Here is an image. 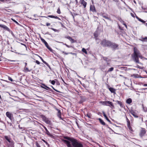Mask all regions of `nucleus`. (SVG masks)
<instances>
[{
	"label": "nucleus",
	"instance_id": "f257e3e1",
	"mask_svg": "<svg viewBox=\"0 0 147 147\" xmlns=\"http://www.w3.org/2000/svg\"><path fill=\"white\" fill-rule=\"evenodd\" d=\"M134 52L131 55L133 60L136 63L141 64V63L139 62L138 58L140 57L141 58H142V55L141 54L139 51L136 47H134Z\"/></svg>",
	"mask_w": 147,
	"mask_h": 147
},
{
	"label": "nucleus",
	"instance_id": "f03ea898",
	"mask_svg": "<svg viewBox=\"0 0 147 147\" xmlns=\"http://www.w3.org/2000/svg\"><path fill=\"white\" fill-rule=\"evenodd\" d=\"M111 42L110 41L107 40L105 39H104L101 41L100 44L103 47H109L111 43Z\"/></svg>",
	"mask_w": 147,
	"mask_h": 147
},
{
	"label": "nucleus",
	"instance_id": "7ed1b4c3",
	"mask_svg": "<svg viewBox=\"0 0 147 147\" xmlns=\"http://www.w3.org/2000/svg\"><path fill=\"white\" fill-rule=\"evenodd\" d=\"M72 144L74 147H83L82 144L78 142L75 139L73 141Z\"/></svg>",
	"mask_w": 147,
	"mask_h": 147
},
{
	"label": "nucleus",
	"instance_id": "20e7f679",
	"mask_svg": "<svg viewBox=\"0 0 147 147\" xmlns=\"http://www.w3.org/2000/svg\"><path fill=\"white\" fill-rule=\"evenodd\" d=\"M109 47L111 48L113 50H115L119 49V45L115 43L111 42Z\"/></svg>",
	"mask_w": 147,
	"mask_h": 147
},
{
	"label": "nucleus",
	"instance_id": "39448f33",
	"mask_svg": "<svg viewBox=\"0 0 147 147\" xmlns=\"http://www.w3.org/2000/svg\"><path fill=\"white\" fill-rule=\"evenodd\" d=\"M146 133V131L145 129L142 128L140 133V137H142Z\"/></svg>",
	"mask_w": 147,
	"mask_h": 147
},
{
	"label": "nucleus",
	"instance_id": "423d86ee",
	"mask_svg": "<svg viewBox=\"0 0 147 147\" xmlns=\"http://www.w3.org/2000/svg\"><path fill=\"white\" fill-rule=\"evenodd\" d=\"M6 116L10 120H12L13 118V115L9 112H7L6 113Z\"/></svg>",
	"mask_w": 147,
	"mask_h": 147
},
{
	"label": "nucleus",
	"instance_id": "0eeeda50",
	"mask_svg": "<svg viewBox=\"0 0 147 147\" xmlns=\"http://www.w3.org/2000/svg\"><path fill=\"white\" fill-rule=\"evenodd\" d=\"M5 138L10 144L12 145H13L14 144L12 140H11L10 137L7 136H5Z\"/></svg>",
	"mask_w": 147,
	"mask_h": 147
},
{
	"label": "nucleus",
	"instance_id": "6e6552de",
	"mask_svg": "<svg viewBox=\"0 0 147 147\" xmlns=\"http://www.w3.org/2000/svg\"><path fill=\"white\" fill-rule=\"evenodd\" d=\"M90 10L93 12H96V11L95 6L94 5H91L90 6Z\"/></svg>",
	"mask_w": 147,
	"mask_h": 147
},
{
	"label": "nucleus",
	"instance_id": "1a4fd4ad",
	"mask_svg": "<svg viewBox=\"0 0 147 147\" xmlns=\"http://www.w3.org/2000/svg\"><path fill=\"white\" fill-rule=\"evenodd\" d=\"M80 1L81 4L83 6L84 8H86L87 5V3L84 0H80Z\"/></svg>",
	"mask_w": 147,
	"mask_h": 147
},
{
	"label": "nucleus",
	"instance_id": "9d476101",
	"mask_svg": "<svg viewBox=\"0 0 147 147\" xmlns=\"http://www.w3.org/2000/svg\"><path fill=\"white\" fill-rule=\"evenodd\" d=\"M42 86H41L42 88L45 89L46 90L51 91V89L45 84H42Z\"/></svg>",
	"mask_w": 147,
	"mask_h": 147
},
{
	"label": "nucleus",
	"instance_id": "9b49d317",
	"mask_svg": "<svg viewBox=\"0 0 147 147\" xmlns=\"http://www.w3.org/2000/svg\"><path fill=\"white\" fill-rule=\"evenodd\" d=\"M63 141L64 143L67 144V146L68 147H71L70 142L69 141L66 140H63Z\"/></svg>",
	"mask_w": 147,
	"mask_h": 147
},
{
	"label": "nucleus",
	"instance_id": "f8f14e48",
	"mask_svg": "<svg viewBox=\"0 0 147 147\" xmlns=\"http://www.w3.org/2000/svg\"><path fill=\"white\" fill-rule=\"evenodd\" d=\"M0 27L1 28H4V29L6 30H7L8 31H10L9 29L7 26L5 25L0 24Z\"/></svg>",
	"mask_w": 147,
	"mask_h": 147
},
{
	"label": "nucleus",
	"instance_id": "ddd939ff",
	"mask_svg": "<svg viewBox=\"0 0 147 147\" xmlns=\"http://www.w3.org/2000/svg\"><path fill=\"white\" fill-rule=\"evenodd\" d=\"M131 113L136 118H138V116L137 115V113H135L134 111H130Z\"/></svg>",
	"mask_w": 147,
	"mask_h": 147
},
{
	"label": "nucleus",
	"instance_id": "4468645a",
	"mask_svg": "<svg viewBox=\"0 0 147 147\" xmlns=\"http://www.w3.org/2000/svg\"><path fill=\"white\" fill-rule=\"evenodd\" d=\"M109 89L111 93H113L114 94H116V90L114 88H113L110 87L109 88Z\"/></svg>",
	"mask_w": 147,
	"mask_h": 147
},
{
	"label": "nucleus",
	"instance_id": "2eb2a0df",
	"mask_svg": "<svg viewBox=\"0 0 147 147\" xmlns=\"http://www.w3.org/2000/svg\"><path fill=\"white\" fill-rule=\"evenodd\" d=\"M66 38L67 39H69L71 41L72 43H73L75 42L74 40L70 36H68L66 37Z\"/></svg>",
	"mask_w": 147,
	"mask_h": 147
},
{
	"label": "nucleus",
	"instance_id": "dca6fc26",
	"mask_svg": "<svg viewBox=\"0 0 147 147\" xmlns=\"http://www.w3.org/2000/svg\"><path fill=\"white\" fill-rule=\"evenodd\" d=\"M64 138L71 141V143L73 141L74 139V138H70L68 137H64Z\"/></svg>",
	"mask_w": 147,
	"mask_h": 147
},
{
	"label": "nucleus",
	"instance_id": "f3484780",
	"mask_svg": "<svg viewBox=\"0 0 147 147\" xmlns=\"http://www.w3.org/2000/svg\"><path fill=\"white\" fill-rule=\"evenodd\" d=\"M100 103L104 105L109 106V105L107 104V101H100Z\"/></svg>",
	"mask_w": 147,
	"mask_h": 147
},
{
	"label": "nucleus",
	"instance_id": "a211bd4d",
	"mask_svg": "<svg viewBox=\"0 0 147 147\" xmlns=\"http://www.w3.org/2000/svg\"><path fill=\"white\" fill-rule=\"evenodd\" d=\"M102 113L103 115V116L105 118V119L109 122L111 123V121L108 119V118L107 117V116L105 114V113L104 112H102Z\"/></svg>",
	"mask_w": 147,
	"mask_h": 147
},
{
	"label": "nucleus",
	"instance_id": "6ab92c4d",
	"mask_svg": "<svg viewBox=\"0 0 147 147\" xmlns=\"http://www.w3.org/2000/svg\"><path fill=\"white\" fill-rule=\"evenodd\" d=\"M40 39L43 42L45 45V46L47 47V46H48V45L47 43L45 41V40L43 38H40Z\"/></svg>",
	"mask_w": 147,
	"mask_h": 147
},
{
	"label": "nucleus",
	"instance_id": "aec40b11",
	"mask_svg": "<svg viewBox=\"0 0 147 147\" xmlns=\"http://www.w3.org/2000/svg\"><path fill=\"white\" fill-rule=\"evenodd\" d=\"M48 17H49L51 18L57 19L59 20H61V19L57 17V16H52V15H49V16H48Z\"/></svg>",
	"mask_w": 147,
	"mask_h": 147
},
{
	"label": "nucleus",
	"instance_id": "412c9836",
	"mask_svg": "<svg viewBox=\"0 0 147 147\" xmlns=\"http://www.w3.org/2000/svg\"><path fill=\"white\" fill-rule=\"evenodd\" d=\"M107 104L109 105V106L110 107H114V106L113 103L112 102L110 101H107Z\"/></svg>",
	"mask_w": 147,
	"mask_h": 147
},
{
	"label": "nucleus",
	"instance_id": "4be33fe9",
	"mask_svg": "<svg viewBox=\"0 0 147 147\" xmlns=\"http://www.w3.org/2000/svg\"><path fill=\"white\" fill-rule=\"evenodd\" d=\"M116 102L120 105L121 107L123 108V106L121 102L118 100H117L116 101Z\"/></svg>",
	"mask_w": 147,
	"mask_h": 147
},
{
	"label": "nucleus",
	"instance_id": "5701e85b",
	"mask_svg": "<svg viewBox=\"0 0 147 147\" xmlns=\"http://www.w3.org/2000/svg\"><path fill=\"white\" fill-rule=\"evenodd\" d=\"M86 99L84 97H81L80 103H81L86 100Z\"/></svg>",
	"mask_w": 147,
	"mask_h": 147
},
{
	"label": "nucleus",
	"instance_id": "b1692460",
	"mask_svg": "<svg viewBox=\"0 0 147 147\" xmlns=\"http://www.w3.org/2000/svg\"><path fill=\"white\" fill-rule=\"evenodd\" d=\"M56 110L58 111L57 115L58 117L60 118L61 117V111L58 109H56Z\"/></svg>",
	"mask_w": 147,
	"mask_h": 147
},
{
	"label": "nucleus",
	"instance_id": "393cba45",
	"mask_svg": "<svg viewBox=\"0 0 147 147\" xmlns=\"http://www.w3.org/2000/svg\"><path fill=\"white\" fill-rule=\"evenodd\" d=\"M132 102V100L131 98L127 99L126 101V102L128 104H130Z\"/></svg>",
	"mask_w": 147,
	"mask_h": 147
},
{
	"label": "nucleus",
	"instance_id": "a878e982",
	"mask_svg": "<svg viewBox=\"0 0 147 147\" xmlns=\"http://www.w3.org/2000/svg\"><path fill=\"white\" fill-rule=\"evenodd\" d=\"M98 120H99L100 123L102 125H105V122L100 118H99Z\"/></svg>",
	"mask_w": 147,
	"mask_h": 147
},
{
	"label": "nucleus",
	"instance_id": "bb28decb",
	"mask_svg": "<svg viewBox=\"0 0 147 147\" xmlns=\"http://www.w3.org/2000/svg\"><path fill=\"white\" fill-rule=\"evenodd\" d=\"M102 16L103 18H105L106 19H107L110 20V21L111 20V19L110 18L107 17V16L104 15H102Z\"/></svg>",
	"mask_w": 147,
	"mask_h": 147
},
{
	"label": "nucleus",
	"instance_id": "cd10ccee",
	"mask_svg": "<svg viewBox=\"0 0 147 147\" xmlns=\"http://www.w3.org/2000/svg\"><path fill=\"white\" fill-rule=\"evenodd\" d=\"M94 38H95L96 40L97 39V37L98 36V34L96 32H95L94 34Z\"/></svg>",
	"mask_w": 147,
	"mask_h": 147
},
{
	"label": "nucleus",
	"instance_id": "c85d7f7f",
	"mask_svg": "<svg viewBox=\"0 0 147 147\" xmlns=\"http://www.w3.org/2000/svg\"><path fill=\"white\" fill-rule=\"evenodd\" d=\"M45 122L47 124H49L50 123V121L47 119H45Z\"/></svg>",
	"mask_w": 147,
	"mask_h": 147
},
{
	"label": "nucleus",
	"instance_id": "c756f323",
	"mask_svg": "<svg viewBox=\"0 0 147 147\" xmlns=\"http://www.w3.org/2000/svg\"><path fill=\"white\" fill-rule=\"evenodd\" d=\"M24 70H25V71L26 72H29L31 70H29L28 68L26 67H25L24 68Z\"/></svg>",
	"mask_w": 147,
	"mask_h": 147
},
{
	"label": "nucleus",
	"instance_id": "7c9ffc66",
	"mask_svg": "<svg viewBox=\"0 0 147 147\" xmlns=\"http://www.w3.org/2000/svg\"><path fill=\"white\" fill-rule=\"evenodd\" d=\"M126 118L127 121V125L128 126H129L130 125V121L127 117H126Z\"/></svg>",
	"mask_w": 147,
	"mask_h": 147
},
{
	"label": "nucleus",
	"instance_id": "2f4dec72",
	"mask_svg": "<svg viewBox=\"0 0 147 147\" xmlns=\"http://www.w3.org/2000/svg\"><path fill=\"white\" fill-rule=\"evenodd\" d=\"M113 69H114V68L113 67H111L110 68L108 69V70L107 71V72H108L112 71H113Z\"/></svg>",
	"mask_w": 147,
	"mask_h": 147
},
{
	"label": "nucleus",
	"instance_id": "473e14b6",
	"mask_svg": "<svg viewBox=\"0 0 147 147\" xmlns=\"http://www.w3.org/2000/svg\"><path fill=\"white\" fill-rule=\"evenodd\" d=\"M49 82L53 85H54L55 83V82L54 80H50Z\"/></svg>",
	"mask_w": 147,
	"mask_h": 147
},
{
	"label": "nucleus",
	"instance_id": "72a5a7b5",
	"mask_svg": "<svg viewBox=\"0 0 147 147\" xmlns=\"http://www.w3.org/2000/svg\"><path fill=\"white\" fill-rule=\"evenodd\" d=\"M82 51L83 52L85 53L86 54H87V52L86 49H85L84 48H82Z\"/></svg>",
	"mask_w": 147,
	"mask_h": 147
},
{
	"label": "nucleus",
	"instance_id": "f704fd0d",
	"mask_svg": "<svg viewBox=\"0 0 147 147\" xmlns=\"http://www.w3.org/2000/svg\"><path fill=\"white\" fill-rule=\"evenodd\" d=\"M46 134L49 136H51V134L49 132V131L48 130L46 131Z\"/></svg>",
	"mask_w": 147,
	"mask_h": 147
},
{
	"label": "nucleus",
	"instance_id": "c9c22d12",
	"mask_svg": "<svg viewBox=\"0 0 147 147\" xmlns=\"http://www.w3.org/2000/svg\"><path fill=\"white\" fill-rule=\"evenodd\" d=\"M105 66L104 65H103L101 66V69L102 70H104L105 69Z\"/></svg>",
	"mask_w": 147,
	"mask_h": 147
},
{
	"label": "nucleus",
	"instance_id": "e433bc0d",
	"mask_svg": "<svg viewBox=\"0 0 147 147\" xmlns=\"http://www.w3.org/2000/svg\"><path fill=\"white\" fill-rule=\"evenodd\" d=\"M57 12L59 14H60L61 13V12L60 9L59 8L57 10Z\"/></svg>",
	"mask_w": 147,
	"mask_h": 147
},
{
	"label": "nucleus",
	"instance_id": "4c0bfd02",
	"mask_svg": "<svg viewBox=\"0 0 147 147\" xmlns=\"http://www.w3.org/2000/svg\"><path fill=\"white\" fill-rule=\"evenodd\" d=\"M44 63L50 69L51 68L50 65L46 61H44Z\"/></svg>",
	"mask_w": 147,
	"mask_h": 147
},
{
	"label": "nucleus",
	"instance_id": "58836bf2",
	"mask_svg": "<svg viewBox=\"0 0 147 147\" xmlns=\"http://www.w3.org/2000/svg\"><path fill=\"white\" fill-rule=\"evenodd\" d=\"M62 53H63L64 54H65V55H67L68 54H69V53H71V54H73V53H66V52H65L64 51H62Z\"/></svg>",
	"mask_w": 147,
	"mask_h": 147
},
{
	"label": "nucleus",
	"instance_id": "ea45409f",
	"mask_svg": "<svg viewBox=\"0 0 147 147\" xmlns=\"http://www.w3.org/2000/svg\"><path fill=\"white\" fill-rule=\"evenodd\" d=\"M48 49L51 51H52V49L49 47V45L46 47Z\"/></svg>",
	"mask_w": 147,
	"mask_h": 147
},
{
	"label": "nucleus",
	"instance_id": "a19ab883",
	"mask_svg": "<svg viewBox=\"0 0 147 147\" xmlns=\"http://www.w3.org/2000/svg\"><path fill=\"white\" fill-rule=\"evenodd\" d=\"M146 39L147 40V37H146L144 38H142V40L141 41H145V40Z\"/></svg>",
	"mask_w": 147,
	"mask_h": 147
},
{
	"label": "nucleus",
	"instance_id": "79ce46f5",
	"mask_svg": "<svg viewBox=\"0 0 147 147\" xmlns=\"http://www.w3.org/2000/svg\"><path fill=\"white\" fill-rule=\"evenodd\" d=\"M139 21L143 23H144L145 22L143 20H142L140 18V19H139Z\"/></svg>",
	"mask_w": 147,
	"mask_h": 147
},
{
	"label": "nucleus",
	"instance_id": "37998d69",
	"mask_svg": "<svg viewBox=\"0 0 147 147\" xmlns=\"http://www.w3.org/2000/svg\"><path fill=\"white\" fill-rule=\"evenodd\" d=\"M51 29L52 30H53L55 32H57L58 31V30H57L54 29L53 28H51Z\"/></svg>",
	"mask_w": 147,
	"mask_h": 147
},
{
	"label": "nucleus",
	"instance_id": "c03bdc74",
	"mask_svg": "<svg viewBox=\"0 0 147 147\" xmlns=\"http://www.w3.org/2000/svg\"><path fill=\"white\" fill-rule=\"evenodd\" d=\"M8 79L9 80L11 81V82L13 81V80L10 77H8Z\"/></svg>",
	"mask_w": 147,
	"mask_h": 147
},
{
	"label": "nucleus",
	"instance_id": "a18cd8bd",
	"mask_svg": "<svg viewBox=\"0 0 147 147\" xmlns=\"http://www.w3.org/2000/svg\"><path fill=\"white\" fill-rule=\"evenodd\" d=\"M103 60L107 61V58L106 57H104L103 58Z\"/></svg>",
	"mask_w": 147,
	"mask_h": 147
},
{
	"label": "nucleus",
	"instance_id": "49530a36",
	"mask_svg": "<svg viewBox=\"0 0 147 147\" xmlns=\"http://www.w3.org/2000/svg\"><path fill=\"white\" fill-rule=\"evenodd\" d=\"M38 56L40 58L41 60L44 63V61H45L43 60V59L40 56Z\"/></svg>",
	"mask_w": 147,
	"mask_h": 147
},
{
	"label": "nucleus",
	"instance_id": "de8ad7c7",
	"mask_svg": "<svg viewBox=\"0 0 147 147\" xmlns=\"http://www.w3.org/2000/svg\"><path fill=\"white\" fill-rule=\"evenodd\" d=\"M35 62L38 64H40V62L38 60H36Z\"/></svg>",
	"mask_w": 147,
	"mask_h": 147
},
{
	"label": "nucleus",
	"instance_id": "09e8293b",
	"mask_svg": "<svg viewBox=\"0 0 147 147\" xmlns=\"http://www.w3.org/2000/svg\"><path fill=\"white\" fill-rule=\"evenodd\" d=\"M51 87L53 89V90H54L55 91L57 92H59L57 90H56L54 88H53V87L52 86H51Z\"/></svg>",
	"mask_w": 147,
	"mask_h": 147
},
{
	"label": "nucleus",
	"instance_id": "8fccbe9b",
	"mask_svg": "<svg viewBox=\"0 0 147 147\" xmlns=\"http://www.w3.org/2000/svg\"><path fill=\"white\" fill-rule=\"evenodd\" d=\"M51 87L53 89V90H54L55 91L57 92H59L57 90H56L54 88H53V87L52 86H51Z\"/></svg>",
	"mask_w": 147,
	"mask_h": 147
},
{
	"label": "nucleus",
	"instance_id": "3c124183",
	"mask_svg": "<svg viewBox=\"0 0 147 147\" xmlns=\"http://www.w3.org/2000/svg\"><path fill=\"white\" fill-rule=\"evenodd\" d=\"M51 87L53 89V90H54L55 91L57 92H59L57 90H56L54 88H53V87L52 86H51Z\"/></svg>",
	"mask_w": 147,
	"mask_h": 147
},
{
	"label": "nucleus",
	"instance_id": "603ef678",
	"mask_svg": "<svg viewBox=\"0 0 147 147\" xmlns=\"http://www.w3.org/2000/svg\"><path fill=\"white\" fill-rule=\"evenodd\" d=\"M51 87L53 89V90H54L55 91L57 92H59L57 90H56L54 88H53V87L52 86H51Z\"/></svg>",
	"mask_w": 147,
	"mask_h": 147
},
{
	"label": "nucleus",
	"instance_id": "864d4df0",
	"mask_svg": "<svg viewBox=\"0 0 147 147\" xmlns=\"http://www.w3.org/2000/svg\"><path fill=\"white\" fill-rule=\"evenodd\" d=\"M36 145L37 147H41L40 145L38 143H37Z\"/></svg>",
	"mask_w": 147,
	"mask_h": 147
},
{
	"label": "nucleus",
	"instance_id": "5fc2aeb1",
	"mask_svg": "<svg viewBox=\"0 0 147 147\" xmlns=\"http://www.w3.org/2000/svg\"><path fill=\"white\" fill-rule=\"evenodd\" d=\"M123 25H124L125 26V27L127 28V26L126 25V24H125V23H124L123 24Z\"/></svg>",
	"mask_w": 147,
	"mask_h": 147
},
{
	"label": "nucleus",
	"instance_id": "6e6d98bb",
	"mask_svg": "<svg viewBox=\"0 0 147 147\" xmlns=\"http://www.w3.org/2000/svg\"><path fill=\"white\" fill-rule=\"evenodd\" d=\"M12 20H13L14 22H16V23H18V22L16 21L15 20H13L12 19H11Z\"/></svg>",
	"mask_w": 147,
	"mask_h": 147
},
{
	"label": "nucleus",
	"instance_id": "4d7b16f0",
	"mask_svg": "<svg viewBox=\"0 0 147 147\" xmlns=\"http://www.w3.org/2000/svg\"><path fill=\"white\" fill-rule=\"evenodd\" d=\"M60 23L61 24L62 27H64V25H63V24L61 23L60 22Z\"/></svg>",
	"mask_w": 147,
	"mask_h": 147
},
{
	"label": "nucleus",
	"instance_id": "13d9d810",
	"mask_svg": "<svg viewBox=\"0 0 147 147\" xmlns=\"http://www.w3.org/2000/svg\"><path fill=\"white\" fill-rule=\"evenodd\" d=\"M46 25L47 26H49L50 25V24L49 23H46Z\"/></svg>",
	"mask_w": 147,
	"mask_h": 147
},
{
	"label": "nucleus",
	"instance_id": "bf43d9fd",
	"mask_svg": "<svg viewBox=\"0 0 147 147\" xmlns=\"http://www.w3.org/2000/svg\"><path fill=\"white\" fill-rule=\"evenodd\" d=\"M43 127L45 129V131H47V128H46V127L45 126H43Z\"/></svg>",
	"mask_w": 147,
	"mask_h": 147
},
{
	"label": "nucleus",
	"instance_id": "052dcab7",
	"mask_svg": "<svg viewBox=\"0 0 147 147\" xmlns=\"http://www.w3.org/2000/svg\"><path fill=\"white\" fill-rule=\"evenodd\" d=\"M137 67L140 68V69H141V68L138 65H137Z\"/></svg>",
	"mask_w": 147,
	"mask_h": 147
},
{
	"label": "nucleus",
	"instance_id": "680f3d73",
	"mask_svg": "<svg viewBox=\"0 0 147 147\" xmlns=\"http://www.w3.org/2000/svg\"><path fill=\"white\" fill-rule=\"evenodd\" d=\"M65 45L66 46V47H69V45H67L66 44H65Z\"/></svg>",
	"mask_w": 147,
	"mask_h": 147
},
{
	"label": "nucleus",
	"instance_id": "e2e57ef3",
	"mask_svg": "<svg viewBox=\"0 0 147 147\" xmlns=\"http://www.w3.org/2000/svg\"><path fill=\"white\" fill-rule=\"evenodd\" d=\"M75 1L76 2V4H77L78 3V1L77 0H75Z\"/></svg>",
	"mask_w": 147,
	"mask_h": 147
},
{
	"label": "nucleus",
	"instance_id": "0e129e2a",
	"mask_svg": "<svg viewBox=\"0 0 147 147\" xmlns=\"http://www.w3.org/2000/svg\"><path fill=\"white\" fill-rule=\"evenodd\" d=\"M43 140V141L45 143H46V144H47V142H46L45 140Z\"/></svg>",
	"mask_w": 147,
	"mask_h": 147
},
{
	"label": "nucleus",
	"instance_id": "69168bd1",
	"mask_svg": "<svg viewBox=\"0 0 147 147\" xmlns=\"http://www.w3.org/2000/svg\"><path fill=\"white\" fill-rule=\"evenodd\" d=\"M143 85L144 86H147V84H144Z\"/></svg>",
	"mask_w": 147,
	"mask_h": 147
},
{
	"label": "nucleus",
	"instance_id": "338daca9",
	"mask_svg": "<svg viewBox=\"0 0 147 147\" xmlns=\"http://www.w3.org/2000/svg\"><path fill=\"white\" fill-rule=\"evenodd\" d=\"M136 18L139 21V19H140V18H139L138 17L136 16Z\"/></svg>",
	"mask_w": 147,
	"mask_h": 147
},
{
	"label": "nucleus",
	"instance_id": "774afa93",
	"mask_svg": "<svg viewBox=\"0 0 147 147\" xmlns=\"http://www.w3.org/2000/svg\"><path fill=\"white\" fill-rule=\"evenodd\" d=\"M119 20L121 22L122 21H123L122 19H121V18H120L119 19Z\"/></svg>",
	"mask_w": 147,
	"mask_h": 147
}]
</instances>
